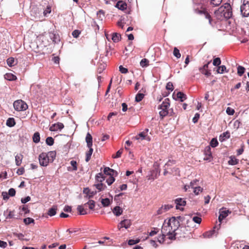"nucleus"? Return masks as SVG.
Segmentation results:
<instances>
[{
  "label": "nucleus",
  "mask_w": 249,
  "mask_h": 249,
  "mask_svg": "<svg viewBox=\"0 0 249 249\" xmlns=\"http://www.w3.org/2000/svg\"><path fill=\"white\" fill-rule=\"evenodd\" d=\"M214 14L217 19L222 20L223 18L229 19L232 15V8L229 3H225L220 6Z\"/></svg>",
  "instance_id": "nucleus-1"
},
{
  "label": "nucleus",
  "mask_w": 249,
  "mask_h": 249,
  "mask_svg": "<svg viewBox=\"0 0 249 249\" xmlns=\"http://www.w3.org/2000/svg\"><path fill=\"white\" fill-rule=\"evenodd\" d=\"M191 233V228L189 226L181 225L175 234L170 237V240H175L177 238L181 239L190 237Z\"/></svg>",
  "instance_id": "nucleus-2"
},
{
  "label": "nucleus",
  "mask_w": 249,
  "mask_h": 249,
  "mask_svg": "<svg viewBox=\"0 0 249 249\" xmlns=\"http://www.w3.org/2000/svg\"><path fill=\"white\" fill-rule=\"evenodd\" d=\"M184 220V217L183 216H173L168 220V222L170 225L172 226V228L173 229V230H174L175 232L177 231L181 226L180 222H182Z\"/></svg>",
  "instance_id": "nucleus-3"
},
{
  "label": "nucleus",
  "mask_w": 249,
  "mask_h": 249,
  "mask_svg": "<svg viewBox=\"0 0 249 249\" xmlns=\"http://www.w3.org/2000/svg\"><path fill=\"white\" fill-rule=\"evenodd\" d=\"M170 106V100L168 98H166L162 102V104L159 106L158 109H161L159 114L161 118L165 117L169 114L168 108Z\"/></svg>",
  "instance_id": "nucleus-4"
},
{
  "label": "nucleus",
  "mask_w": 249,
  "mask_h": 249,
  "mask_svg": "<svg viewBox=\"0 0 249 249\" xmlns=\"http://www.w3.org/2000/svg\"><path fill=\"white\" fill-rule=\"evenodd\" d=\"M195 12L197 14L204 16L205 18L208 19L210 25L213 26V18L206 8L201 6L200 8H196L195 9Z\"/></svg>",
  "instance_id": "nucleus-5"
},
{
  "label": "nucleus",
  "mask_w": 249,
  "mask_h": 249,
  "mask_svg": "<svg viewBox=\"0 0 249 249\" xmlns=\"http://www.w3.org/2000/svg\"><path fill=\"white\" fill-rule=\"evenodd\" d=\"M173 230L172 226L170 225L168 222H166L165 221L162 226L161 232L163 235H166L167 238L170 239L171 236L175 234V231Z\"/></svg>",
  "instance_id": "nucleus-6"
},
{
  "label": "nucleus",
  "mask_w": 249,
  "mask_h": 249,
  "mask_svg": "<svg viewBox=\"0 0 249 249\" xmlns=\"http://www.w3.org/2000/svg\"><path fill=\"white\" fill-rule=\"evenodd\" d=\"M13 106L15 109L18 111H24L28 108L27 104L22 100L15 101Z\"/></svg>",
  "instance_id": "nucleus-7"
},
{
  "label": "nucleus",
  "mask_w": 249,
  "mask_h": 249,
  "mask_svg": "<svg viewBox=\"0 0 249 249\" xmlns=\"http://www.w3.org/2000/svg\"><path fill=\"white\" fill-rule=\"evenodd\" d=\"M240 11L244 17L249 16V0H243V4L241 5Z\"/></svg>",
  "instance_id": "nucleus-8"
},
{
  "label": "nucleus",
  "mask_w": 249,
  "mask_h": 249,
  "mask_svg": "<svg viewBox=\"0 0 249 249\" xmlns=\"http://www.w3.org/2000/svg\"><path fill=\"white\" fill-rule=\"evenodd\" d=\"M148 131L149 129L148 128L145 129L144 131L136 135L135 137V139L136 140H141V141L145 140L148 142H150L151 141V138L148 135Z\"/></svg>",
  "instance_id": "nucleus-9"
},
{
  "label": "nucleus",
  "mask_w": 249,
  "mask_h": 249,
  "mask_svg": "<svg viewBox=\"0 0 249 249\" xmlns=\"http://www.w3.org/2000/svg\"><path fill=\"white\" fill-rule=\"evenodd\" d=\"M39 164L41 166H46L51 161L46 153H42L39 156Z\"/></svg>",
  "instance_id": "nucleus-10"
},
{
  "label": "nucleus",
  "mask_w": 249,
  "mask_h": 249,
  "mask_svg": "<svg viewBox=\"0 0 249 249\" xmlns=\"http://www.w3.org/2000/svg\"><path fill=\"white\" fill-rule=\"evenodd\" d=\"M220 226V224H219L218 226H215L212 230H210L209 231H206L203 233V236L205 238H210L212 237L214 234L216 235L217 233V231L219 230Z\"/></svg>",
  "instance_id": "nucleus-11"
},
{
  "label": "nucleus",
  "mask_w": 249,
  "mask_h": 249,
  "mask_svg": "<svg viewBox=\"0 0 249 249\" xmlns=\"http://www.w3.org/2000/svg\"><path fill=\"white\" fill-rule=\"evenodd\" d=\"M229 210H226L225 209L222 208L220 210L218 220L221 223L222 221L229 214L231 213Z\"/></svg>",
  "instance_id": "nucleus-12"
},
{
  "label": "nucleus",
  "mask_w": 249,
  "mask_h": 249,
  "mask_svg": "<svg viewBox=\"0 0 249 249\" xmlns=\"http://www.w3.org/2000/svg\"><path fill=\"white\" fill-rule=\"evenodd\" d=\"M204 154L205 157L204 158V160L210 161L212 159V154L210 146H207L205 147L204 149Z\"/></svg>",
  "instance_id": "nucleus-13"
},
{
  "label": "nucleus",
  "mask_w": 249,
  "mask_h": 249,
  "mask_svg": "<svg viewBox=\"0 0 249 249\" xmlns=\"http://www.w3.org/2000/svg\"><path fill=\"white\" fill-rule=\"evenodd\" d=\"M64 127V125L63 123L58 122L57 123L52 124L49 128L51 131H56L58 130H61Z\"/></svg>",
  "instance_id": "nucleus-14"
},
{
  "label": "nucleus",
  "mask_w": 249,
  "mask_h": 249,
  "mask_svg": "<svg viewBox=\"0 0 249 249\" xmlns=\"http://www.w3.org/2000/svg\"><path fill=\"white\" fill-rule=\"evenodd\" d=\"M210 63L211 61H209L207 64H205L203 67L199 68L200 71L207 77L209 76L211 74L210 71L208 70V66Z\"/></svg>",
  "instance_id": "nucleus-15"
},
{
  "label": "nucleus",
  "mask_w": 249,
  "mask_h": 249,
  "mask_svg": "<svg viewBox=\"0 0 249 249\" xmlns=\"http://www.w3.org/2000/svg\"><path fill=\"white\" fill-rule=\"evenodd\" d=\"M175 203L176 204V209L183 210V208H180L179 206H184L186 204L185 200L181 198H178L175 200Z\"/></svg>",
  "instance_id": "nucleus-16"
},
{
  "label": "nucleus",
  "mask_w": 249,
  "mask_h": 249,
  "mask_svg": "<svg viewBox=\"0 0 249 249\" xmlns=\"http://www.w3.org/2000/svg\"><path fill=\"white\" fill-rule=\"evenodd\" d=\"M83 193L86 195L85 197L89 199L96 194V191H91L89 188H84Z\"/></svg>",
  "instance_id": "nucleus-17"
},
{
  "label": "nucleus",
  "mask_w": 249,
  "mask_h": 249,
  "mask_svg": "<svg viewBox=\"0 0 249 249\" xmlns=\"http://www.w3.org/2000/svg\"><path fill=\"white\" fill-rule=\"evenodd\" d=\"M49 36L52 42L54 43H57L60 40V36L58 34L51 32L49 34Z\"/></svg>",
  "instance_id": "nucleus-18"
},
{
  "label": "nucleus",
  "mask_w": 249,
  "mask_h": 249,
  "mask_svg": "<svg viewBox=\"0 0 249 249\" xmlns=\"http://www.w3.org/2000/svg\"><path fill=\"white\" fill-rule=\"evenodd\" d=\"M115 7L118 8L119 9L121 10H124L126 9L127 4L125 2H124L122 0H120L117 2L116 3Z\"/></svg>",
  "instance_id": "nucleus-19"
},
{
  "label": "nucleus",
  "mask_w": 249,
  "mask_h": 249,
  "mask_svg": "<svg viewBox=\"0 0 249 249\" xmlns=\"http://www.w3.org/2000/svg\"><path fill=\"white\" fill-rule=\"evenodd\" d=\"M23 158V156L21 154H17L15 156V162L17 166H19L21 165Z\"/></svg>",
  "instance_id": "nucleus-20"
},
{
  "label": "nucleus",
  "mask_w": 249,
  "mask_h": 249,
  "mask_svg": "<svg viewBox=\"0 0 249 249\" xmlns=\"http://www.w3.org/2000/svg\"><path fill=\"white\" fill-rule=\"evenodd\" d=\"M86 141L87 143L88 147H92V136L89 133H88L87 134V136L86 137Z\"/></svg>",
  "instance_id": "nucleus-21"
},
{
  "label": "nucleus",
  "mask_w": 249,
  "mask_h": 249,
  "mask_svg": "<svg viewBox=\"0 0 249 249\" xmlns=\"http://www.w3.org/2000/svg\"><path fill=\"white\" fill-rule=\"evenodd\" d=\"M112 212L113 213L117 216H120L123 213V209L119 206H115Z\"/></svg>",
  "instance_id": "nucleus-22"
},
{
  "label": "nucleus",
  "mask_w": 249,
  "mask_h": 249,
  "mask_svg": "<svg viewBox=\"0 0 249 249\" xmlns=\"http://www.w3.org/2000/svg\"><path fill=\"white\" fill-rule=\"evenodd\" d=\"M104 172L105 174L110 176L114 175V173L115 175L117 174V172L116 171L109 167H105L104 170Z\"/></svg>",
  "instance_id": "nucleus-23"
},
{
  "label": "nucleus",
  "mask_w": 249,
  "mask_h": 249,
  "mask_svg": "<svg viewBox=\"0 0 249 249\" xmlns=\"http://www.w3.org/2000/svg\"><path fill=\"white\" fill-rule=\"evenodd\" d=\"M121 223L123 227L125 229L129 228L131 225V221L130 219H124L121 221Z\"/></svg>",
  "instance_id": "nucleus-24"
},
{
  "label": "nucleus",
  "mask_w": 249,
  "mask_h": 249,
  "mask_svg": "<svg viewBox=\"0 0 249 249\" xmlns=\"http://www.w3.org/2000/svg\"><path fill=\"white\" fill-rule=\"evenodd\" d=\"M125 198V194L124 193H121L118 195H116L114 196V200L117 202L122 201V199Z\"/></svg>",
  "instance_id": "nucleus-25"
},
{
  "label": "nucleus",
  "mask_w": 249,
  "mask_h": 249,
  "mask_svg": "<svg viewBox=\"0 0 249 249\" xmlns=\"http://www.w3.org/2000/svg\"><path fill=\"white\" fill-rule=\"evenodd\" d=\"M57 210V208L56 206H53L51 208L49 209L47 214L48 215L50 216H54L56 213V211Z\"/></svg>",
  "instance_id": "nucleus-26"
},
{
  "label": "nucleus",
  "mask_w": 249,
  "mask_h": 249,
  "mask_svg": "<svg viewBox=\"0 0 249 249\" xmlns=\"http://www.w3.org/2000/svg\"><path fill=\"white\" fill-rule=\"evenodd\" d=\"M95 201L93 200H89L88 202L85 203L84 206L88 207L90 210H93L95 207Z\"/></svg>",
  "instance_id": "nucleus-27"
},
{
  "label": "nucleus",
  "mask_w": 249,
  "mask_h": 249,
  "mask_svg": "<svg viewBox=\"0 0 249 249\" xmlns=\"http://www.w3.org/2000/svg\"><path fill=\"white\" fill-rule=\"evenodd\" d=\"M230 137V133L228 131L224 132L219 137V140L221 142L224 141L227 139H229Z\"/></svg>",
  "instance_id": "nucleus-28"
},
{
  "label": "nucleus",
  "mask_w": 249,
  "mask_h": 249,
  "mask_svg": "<svg viewBox=\"0 0 249 249\" xmlns=\"http://www.w3.org/2000/svg\"><path fill=\"white\" fill-rule=\"evenodd\" d=\"M88 148H89V150L88 151H87L86 153L85 160L86 162H88L90 160V159L91 158V156L92 154L93 151V149L92 148V147H88Z\"/></svg>",
  "instance_id": "nucleus-29"
},
{
  "label": "nucleus",
  "mask_w": 249,
  "mask_h": 249,
  "mask_svg": "<svg viewBox=\"0 0 249 249\" xmlns=\"http://www.w3.org/2000/svg\"><path fill=\"white\" fill-rule=\"evenodd\" d=\"M230 160L228 161V163L230 165H236L239 162V160L235 158L234 156H231L230 157Z\"/></svg>",
  "instance_id": "nucleus-30"
},
{
  "label": "nucleus",
  "mask_w": 249,
  "mask_h": 249,
  "mask_svg": "<svg viewBox=\"0 0 249 249\" xmlns=\"http://www.w3.org/2000/svg\"><path fill=\"white\" fill-rule=\"evenodd\" d=\"M121 38V35L118 33H114L112 35L111 38L114 42H119Z\"/></svg>",
  "instance_id": "nucleus-31"
},
{
  "label": "nucleus",
  "mask_w": 249,
  "mask_h": 249,
  "mask_svg": "<svg viewBox=\"0 0 249 249\" xmlns=\"http://www.w3.org/2000/svg\"><path fill=\"white\" fill-rule=\"evenodd\" d=\"M86 208L84 205H78L77 207V211L81 215H84L87 214L86 210L85 209Z\"/></svg>",
  "instance_id": "nucleus-32"
},
{
  "label": "nucleus",
  "mask_w": 249,
  "mask_h": 249,
  "mask_svg": "<svg viewBox=\"0 0 249 249\" xmlns=\"http://www.w3.org/2000/svg\"><path fill=\"white\" fill-rule=\"evenodd\" d=\"M96 188L98 190V192H100L105 190L107 187L106 185L103 184L102 183L99 182V183L94 185Z\"/></svg>",
  "instance_id": "nucleus-33"
},
{
  "label": "nucleus",
  "mask_w": 249,
  "mask_h": 249,
  "mask_svg": "<svg viewBox=\"0 0 249 249\" xmlns=\"http://www.w3.org/2000/svg\"><path fill=\"white\" fill-rule=\"evenodd\" d=\"M95 179L97 182L102 183L105 180V177L102 173H98L96 175Z\"/></svg>",
  "instance_id": "nucleus-34"
},
{
  "label": "nucleus",
  "mask_w": 249,
  "mask_h": 249,
  "mask_svg": "<svg viewBox=\"0 0 249 249\" xmlns=\"http://www.w3.org/2000/svg\"><path fill=\"white\" fill-rule=\"evenodd\" d=\"M47 155L48 157L49 158L51 162H52L56 157V152L55 151H50L47 153Z\"/></svg>",
  "instance_id": "nucleus-35"
},
{
  "label": "nucleus",
  "mask_w": 249,
  "mask_h": 249,
  "mask_svg": "<svg viewBox=\"0 0 249 249\" xmlns=\"http://www.w3.org/2000/svg\"><path fill=\"white\" fill-rule=\"evenodd\" d=\"M15 124V120L13 118H9L6 121V125L9 127H13Z\"/></svg>",
  "instance_id": "nucleus-36"
},
{
  "label": "nucleus",
  "mask_w": 249,
  "mask_h": 249,
  "mask_svg": "<svg viewBox=\"0 0 249 249\" xmlns=\"http://www.w3.org/2000/svg\"><path fill=\"white\" fill-rule=\"evenodd\" d=\"M33 141L35 143H38L40 141V134L38 132H36L34 133L33 137Z\"/></svg>",
  "instance_id": "nucleus-37"
},
{
  "label": "nucleus",
  "mask_w": 249,
  "mask_h": 249,
  "mask_svg": "<svg viewBox=\"0 0 249 249\" xmlns=\"http://www.w3.org/2000/svg\"><path fill=\"white\" fill-rule=\"evenodd\" d=\"M177 97L180 99L181 102H183L186 98V95L181 92H178L177 94Z\"/></svg>",
  "instance_id": "nucleus-38"
},
{
  "label": "nucleus",
  "mask_w": 249,
  "mask_h": 249,
  "mask_svg": "<svg viewBox=\"0 0 249 249\" xmlns=\"http://www.w3.org/2000/svg\"><path fill=\"white\" fill-rule=\"evenodd\" d=\"M225 71L228 72L226 71V67L224 65L219 66L216 71L217 73H223Z\"/></svg>",
  "instance_id": "nucleus-39"
},
{
  "label": "nucleus",
  "mask_w": 249,
  "mask_h": 249,
  "mask_svg": "<svg viewBox=\"0 0 249 249\" xmlns=\"http://www.w3.org/2000/svg\"><path fill=\"white\" fill-rule=\"evenodd\" d=\"M7 64L9 67H12L15 65V59L13 57H9L7 59Z\"/></svg>",
  "instance_id": "nucleus-40"
},
{
  "label": "nucleus",
  "mask_w": 249,
  "mask_h": 249,
  "mask_svg": "<svg viewBox=\"0 0 249 249\" xmlns=\"http://www.w3.org/2000/svg\"><path fill=\"white\" fill-rule=\"evenodd\" d=\"M5 78L8 80H15L17 79V77L13 74L8 73L5 75Z\"/></svg>",
  "instance_id": "nucleus-41"
},
{
  "label": "nucleus",
  "mask_w": 249,
  "mask_h": 249,
  "mask_svg": "<svg viewBox=\"0 0 249 249\" xmlns=\"http://www.w3.org/2000/svg\"><path fill=\"white\" fill-rule=\"evenodd\" d=\"M140 65L142 67H146L149 65V60L146 58L142 59L140 62Z\"/></svg>",
  "instance_id": "nucleus-42"
},
{
  "label": "nucleus",
  "mask_w": 249,
  "mask_h": 249,
  "mask_svg": "<svg viewBox=\"0 0 249 249\" xmlns=\"http://www.w3.org/2000/svg\"><path fill=\"white\" fill-rule=\"evenodd\" d=\"M245 69L241 66H239L237 67V73L239 76H242L245 72Z\"/></svg>",
  "instance_id": "nucleus-43"
},
{
  "label": "nucleus",
  "mask_w": 249,
  "mask_h": 249,
  "mask_svg": "<svg viewBox=\"0 0 249 249\" xmlns=\"http://www.w3.org/2000/svg\"><path fill=\"white\" fill-rule=\"evenodd\" d=\"M101 203L104 207L108 206L110 203L109 199L107 198L102 199L101 200Z\"/></svg>",
  "instance_id": "nucleus-44"
},
{
  "label": "nucleus",
  "mask_w": 249,
  "mask_h": 249,
  "mask_svg": "<svg viewBox=\"0 0 249 249\" xmlns=\"http://www.w3.org/2000/svg\"><path fill=\"white\" fill-rule=\"evenodd\" d=\"M222 0H210V3L213 6H217L221 3Z\"/></svg>",
  "instance_id": "nucleus-45"
},
{
  "label": "nucleus",
  "mask_w": 249,
  "mask_h": 249,
  "mask_svg": "<svg viewBox=\"0 0 249 249\" xmlns=\"http://www.w3.org/2000/svg\"><path fill=\"white\" fill-rule=\"evenodd\" d=\"M144 95L143 93H138L135 97V101L137 102L141 101L144 98Z\"/></svg>",
  "instance_id": "nucleus-46"
},
{
  "label": "nucleus",
  "mask_w": 249,
  "mask_h": 249,
  "mask_svg": "<svg viewBox=\"0 0 249 249\" xmlns=\"http://www.w3.org/2000/svg\"><path fill=\"white\" fill-rule=\"evenodd\" d=\"M23 221H24V223L26 225H29V224H30L31 223H35L34 219L32 218H30V217H27V218H24L23 219Z\"/></svg>",
  "instance_id": "nucleus-47"
},
{
  "label": "nucleus",
  "mask_w": 249,
  "mask_h": 249,
  "mask_svg": "<svg viewBox=\"0 0 249 249\" xmlns=\"http://www.w3.org/2000/svg\"><path fill=\"white\" fill-rule=\"evenodd\" d=\"M173 54L177 58H179L181 56V54L179 53V50L176 47H175L174 49Z\"/></svg>",
  "instance_id": "nucleus-48"
},
{
  "label": "nucleus",
  "mask_w": 249,
  "mask_h": 249,
  "mask_svg": "<svg viewBox=\"0 0 249 249\" xmlns=\"http://www.w3.org/2000/svg\"><path fill=\"white\" fill-rule=\"evenodd\" d=\"M46 142L50 146L53 145L54 143V140L52 137H49L46 139Z\"/></svg>",
  "instance_id": "nucleus-49"
},
{
  "label": "nucleus",
  "mask_w": 249,
  "mask_h": 249,
  "mask_svg": "<svg viewBox=\"0 0 249 249\" xmlns=\"http://www.w3.org/2000/svg\"><path fill=\"white\" fill-rule=\"evenodd\" d=\"M140 242V239H137L136 240L130 239L128 241V244L129 245L132 246L133 245H135L137 243H139Z\"/></svg>",
  "instance_id": "nucleus-50"
},
{
  "label": "nucleus",
  "mask_w": 249,
  "mask_h": 249,
  "mask_svg": "<svg viewBox=\"0 0 249 249\" xmlns=\"http://www.w3.org/2000/svg\"><path fill=\"white\" fill-rule=\"evenodd\" d=\"M218 144V142L215 138H213L210 142V145L213 147H215Z\"/></svg>",
  "instance_id": "nucleus-51"
},
{
  "label": "nucleus",
  "mask_w": 249,
  "mask_h": 249,
  "mask_svg": "<svg viewBox=\"0 0 249 249\" xmlns=\"http://www.w3.org/2000/svg\"><path fill=\"white\" fill-rule=\"evenodd\" d=\"M106 65L105 64L100 63L98 66V71L101 73L105 69Z\"/></svg>",
  "instance_id": "nucleus-52"
},
{
  "label": "nucleus",
  "mask_w": 249,
  "mask_h": 249,
  "mask_svg": "<svg viewBox=\"0 0 249 249\" xmlns=\"http://www.w3.org/2000/svg\"><path fill=\"white\" fill-rule=\"evenodd\" d=\"M213 64L215 66H218L221 64V59L219 57H216L213 60Z\"/></svg>",
  "instance_id": "nucleus-53"
},
{
  "label": "nucleus",
  "mask_w": 249,
  "mask_h": 249,
  "mask_svg": "<svg viewBox=\"0 0 249 249\" xmlns=\"http://www.w3.org/2000/svg\"><path fill=\"white\" fill-rule=\"evenodd\" d=\"M167 236L166 235H163V233L160 236H159L158 238V241L160 243H163L165 240V237Z\"/></svg>",
  "instance_id": "nucleus-54"
},
{
  "label": "nucleus",
  "mask_w": 249,
  "mask_h": 249,
  "mask_svg": "<svg viewBox=\"0 0 249 249\" xmlns=\"http://www.w3.org/2000/svg\"><path fill=\"white\" fill-rule=\"evenodd\" d=\"M123 150L122 149H120L119 150H118L116 153V155H113L112 156V157L114 159H115V158H120L121 157V155L123 153Z\"/></svg>",
  "instance_id": "nucleus-55"
},
{
  "label": "nucleus",
  "mask_w": 249,
  "mask_h": 249,
  "mask_svg": "<svg viewBox=\"0 0 249 249\" xmlns=\"http://www.w3.org/2000/svg\"><path fill=\"white\" fill-rule=\"evenodd\" d=\"M111 175L106 180L108 185L112 184L115 181V178Z\"/></svg>",
  "instance_id": "nucleus-56"
},
{
  "label": "nucleus",
  "mask_w": 249,
  "mask_h": 249,
  "mask_svg": "<svg viewBox=\"0 0 249 249\" xmlns=\"http://www.w3.org/2000/svg\"><path fill=\"white\" fill-rule=\"evenodd\" d=\"M80 34H81L80 31H79L78 30H74L72 32V36L74 38H77L79 36Z\"/></svg>",
  "instance_id": "nucleus-57"
},
{
  "label": "nucleus",
  "mask_w": 249,
  "mask_h": 249,
  "mask_svg": "<svg viewBox=\"0 0 249 249\" xmlns=\"http://www.w3.org/2000/svg\"><path fill=\"white\" fill-rule=\"evenodd\" d=\"M176 160H169L167 162V163L165 164L164 165V167H166V166H172V165H174V164H176Z\"/></svg>",
  "instance_id": "nucleus-58"
},
{
  "label": "nucleus",
  "mask_w": 249,
  "mask_h": 249,
  "mask_svg": "<svg viewBox=\"0 0 249 249\" xmlns=\"http://www.w3.org/2000/svg\"><path fill=\"white\" fill-rule=\"evenodd\" d=\"M127 185L126 184H123L121 185L120 187V190H118L117 189L115 190V193H117L120 192V191L125 190L127 189Z\"/></svg>",
  "instance_id": "nucleus-59"
},
{
  "label": "nucleus",
  "mask_w": 249,
  "mask_h": 249,
  "mask_svg": "<svg viewBox=\"0 0 249 249\" xmlns=\"http://www.w3.org/2000/svg\"><path fill=\"white\" fill-rule=\"evenodd\" d=\"M51 12V7L50 6H47L45 10L43 12V14L45 16H46L47 14H50Z\"/></svg>",
  "instance_id": "nucleus-60"
},
{
  "label": "nucleus",
  "mask_w": 249,
  "mask_h": 249,
  "mask_svg": "<svg viewBox=\"0 0 249 249\" xmlns=\"http://www.w3.org/2000/svg\"><path fill=\"white\" fill-rule=\"evenodd\" d=\"M203 190V189L201 188L200 187H197L194 188V193L196 195H197L199 194V192H202Z\"/></svg>",
  "instance_id": "nucleus-61"
},
{
  "label": "nucleus",
  "mask_w": 249,
  "mask_h": 249,
  "mask_svg": "<svg viewBox=\"0 0 249 249\" xmlns=\"http://www.w3.org/2000/svg\"><path fill=\"white\" fill-rule=\"evenodd\" d=\"M193 220L196 223L200 224L202 221V219L201 217L198 216H194L193 218Z\"/></svg>",
  "instance_id": "nucleus-62"
},
{
  "label": "nucleus",
  "mask_w": 249,
  "mask_h": 249,
  "mask_svg": "<svg viewBox=\"0 0 249 249\" xmlns=\"http://www.w3.org/2000/svg\"><path fill=\"white\" fill-rule=\"evenodd\" d=\"M234 112H235L234 110L233 109L231 108L230 107H227V108L226 109L227 113L230 115H233L234 114Z\"/></svg>",
  "instance_id": "nucleus-63"
},
{
  "label": "nucleus",
  "mask_w": 249,
  "mask_h": 249,
  "mask_svg": "<svg viewBox=\"0 0 249 249\" xmlns=\"http://www.w3.org/2000/svg\"><path fill=\"white\" fill-rule=\"evenodd\" d=\"M241 124V123L240 121H239V120H236L234 121L233 123L234 128L235 129H238L240 126Z\"/></svg>",
  "instance_id": "nucleus-64"
}]
</instances>
